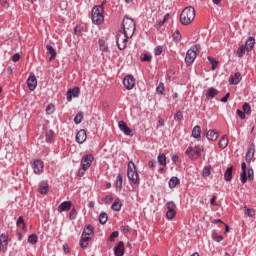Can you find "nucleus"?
<instances>
[{"instance_id": "f257e3e1", "label": "nucleus", "mask_w": 256, "mask_h": 256, "mask_svg": "<svg viewBox=\"0 0 256 256\" xmlns=\"http://www.w3.org/2000/svg\"><path fill=\"white\" fill-rule=\"evenodd\" d=\"M93 235H95V228L93 227V225H86L79 242V245L82 249H87V247H89V241H91V236Z\"/></svg>"}, {"instance_id": "f03ea898", "label": "nucleus", "mask_w": 256, "mask_h": 256, "mask_svg": "<svg viewBox=\"0 0 256 256\" xmlns=\"http://www.w3.org/2000/svg\"><path fill=\"white\" fill-rule=\"evenodd\" d=\"M195 20V8L193 7H186L180 14V23L182 25H191Z\"/></svg>"}, {"instance_id": "7ed1b4c3", "label": "nucleus", "mask_w": 256, "mask_h": 256, "mask_svg": "<svg viewBox=\"0 0 256 256\" xmlns=\"http://www.w3.org/2000/svg\"><path fill=\"white\" fill-rule=\"evenodd\" d=\"M103 13H105V8L103 5L94 6L92 8V23L94 25H101L103 21H105V16H103Z\"/></svg>"}, {"instance_id": "20e7f679", "label": "nucleus", "mask_w": 256, "mask_h": 256, "mask_svg": "<svg viewBox=\"0 0 256 256\" xmlns=\"http://www.w3.org/2000/svg\"><path fill=\"white\" fill-rule=\"evenodd\" d=\"M127 177L132 185H139L141 183L139 173H137V167L133 161L128 162Z\"/></svg>"}, {"instance_id": "39448f33", "label": "nucleus", "mask_w": 256, "mask_h": 256, "mask_svg": "<svg viewBox=\"0 0 256 256\" xmlns=\"http://www.w3.org/2000/svg\"><path fill=\"white\" fill-rule=\"evenodd\" d=\"M122 33L133 37L135 34V21L129 17H125L122 22Z\"/></svg>"}, {"instance_id": "423d86ee", "label": "nucleus", "mask_w": 256, "mask_h": 256, "mask_svg": "<svg viewBox=\"0 0 256 256\" xmlns=\"http://www.w3.org/2000/svg\"><path fill=\"white\" fill-rule=\"evenodd\" d=\"M201 51V45H193L186 53L185 61L187 64L191 65L197 59V54Z\"/></svg>"}, {"instance_id": "0eeeda50", "label": "nucleus", "mask_w": 256, "mask_h": 256, "mask_svg": "<svg viewBox=\"0 0 256 256\" xmlns=\"http://www.w3.org/2000/svg\"><path fill=\"white\" fill-rule=\"evenodd\" d=\"M132 36L123 34V30H120L116 35V45L120 51H123L127 47L129 38Z\"/></svg>"}, {"instance_id": "6e6552de", "label": "nucleus", "mask_w": 256, "mask_h": 256, "mask_svg": "<svg viewBox=\"0 0 256 256\" xmlns=\"http://www.w3.org/2000/svg\"><path fill=\"white\" fill-rule=\"evenodd\" d=\"M94 159L95 157H93L92 154H86L82 157L80 165L83 171H87L89 167H91V164L93 163Z\"/></svg>"}, {"instance_id": "1a4fd4ad", "label": "nucleus", "mask_w": 256, "mask_h": 256, "mask_svg": "<svg viewBox=\"0 0 256 256\" xmlns=\"http://www.w3.org/2000/svg\"><path fill=\"white\" fill-rule=\"evenodd\" d=\"M31 165L35 175H41L45 169V163L39 159L34 160Z\"/></svg>"}, {"instance_id": "9d476101", "label": "nucleus", "mask_w": 256, "mask_h": 256, "mask_svg": "<svg viewBox=\"0 0 256 256\" xmlns=\"http://www.w3.org/2000/svg\"><path fill=\"white\" fill-rule=\"evenodd\" d=\"M166 207L168 209L166 212L167 219H173L175 215H177V211H175V207H177V205L175 202L169 201L167 202Z\"/></svg>"}, {"instance_id": "9b49d317", "label": "nucleus", "mask_w": 256, "mask_h": 256, "mask_svg": "<svg viewBox=\"0 0 256 256\" xmlns=\"http://www.w3.org/2000/svg\"><path fill=\"white\" fill-rule=\"evenodd\" d=\"M135 84H136L135 77H133V75H127L124 77L123 85L125 89H127L128 91H131V89L135 87Z\"/></svg>"}, {"instance_id": "f8f14e48", "label": "nucleus", "mask_w": 256, "mask_h": 256, "mask_svg": "<svg viewBox=\"0 0 256 256\" xmlns=\"http://www.w3.org/2000/svg\"><path fill=\"white\" fill-rule=\"evenodd\" d=\"M27 85L30 91H35V89H37V77H35L34 72L29 73V77L27 79Z\"/></svg>"}, {"instance_id": "ddd939ff", "label": "nucleus", "mask_w": 256, "mask_h": 256, "mask_svg": "<svg viewBox=\"0 0 256 256\" xmlns=\"http://www.w3.org/2000/svg\"><path fill=\"white\" fill-rule=\"evenodd\" d=\"M118 127H119L120 131H122V133H124V135L133 137V130H131V128H129V126H127V123H125V121H123V120L119 121Z\"/></svg>"}, {"instance_id": "4468645a", "label": "nucleus", "mask_w": 256, "mask_h": 256, "mask_svg": "<svg viewBox=\"0 0 256 256\" xmlns=\"http://www.w3.org/2000/svg\"><path fill=\"white\" fill-rule=\"evenodd\" d=\"M79 93H81V89L79 87L69 89L66 93L67 101H72L73 97H79Z\"/></svg>"}, {"instance_id": "2eb2a0df", "label": "nucleus", "mask_w": 256, "mask_h": 256, "mask_svg": "<svg viewBox=\"0 0 256 256\" xmlns=\"http://www.w3.org/2000/svg\"><path fill=\"white\" fill-rule=\"evenodd\" d=\"M85 141H87V131H85V129H81L76 134V143L83 145Z\"/></svg>"}, {"instance_id": "dca6fc26", "label": "nucleus", "mask_w": 256, "mask_h": 256, "mask_svg": "<svg viewBox=\"0 0 256 256\" xmlns=\"http://www.w3.org/2000/svg\"><path fill=\"white\" fill-rule=\"evenodd\" d=\"M9 245V235L1 234L0 235V251H7Z\"/></svg>"}, {"instance_id": "f3484780", "label": "nucleus", "mask_w": 256, "mask_h": 256, "mask_svg": "<svg viewBox=\"0 0 256 256\" xmlns=\"http://www.w3.org/2000/svg\"><path fill=\"white\" fill-rule=\"evenodd\" d=\"M114 255L115 256H123V255H125V243H123V241H120L114 247Z\"/></svg>"}, {"instance_id": "a211bd4d", "label": "nucleus", "mask_w": 256, "mask_h": 256, "mask_svg": "<svg viewBox=\"0 0 256 256\" xmlns=\"http://www.w3.org/2000/svg\"><path fill=\"white\" fill-rule=\"evenodd\" d=\"M217 95H219V90H217L214 87H210L207 89L206 91V99L211 100V99H215V97H217Z\"/></svg>"}, {"instance_id": "6ab92c4d", "label": "nucleus", "mask_w": 256, "mask_h": 256, "mask_svg": "<svg viewBox=\"0 0 256 256\" xmlns=\"http://www.w3.org/2000/svg\"><path fill=\"white\" fill-rule=\"evenodd\" d=\"M38 191L40 195H47V193H49V182L47 181L40 182Z\"/></svg>"}, {"instance_id": "aec40b11", "label": "nucleus", "mask_w": 256, "mask_h": 256, "mask_svg": "<svg viewBox=\"0 0 256 256\" xmlns=\"http://www.w3.org/2000/svg\"><path fill=\"white\" fill-rule=\"evenodd\" d=\"M72 205L73 203L71 201H64L58 206V212L63 213L65 211H70Z\"/></svg>"}, {"instance_id": "412c9836", "label": "nucleus", "mask_w": 256, "mask_h": 256, "mask_svg": "<svg viewBox=\"0 0 256 256\" xmlns=\"http://www.w3.org/2000/svg\"><path fill=\"white\" fill-rule=\"evenodd\" d=\"M254 155H255V144H251L245 156L247 163H251V161H253Z\"/></svg>"}, {"instance_id": "4be33fe9", "label": "nucleus", "mask_w": 256, "mask_h": 256, "mask_svg": "<svg viewBox=\"0 0 256 256\" xmlns=\"http://www.w3.org/2000/svg\"><path fill=\"white\" fill-rule=\"evenodd\" d=\"M246 51H253V47H255V38L250 36L247 38L245 45H244Z\"/></svg>"}, {"instance_id": "5701e85b", "label": "nucleus", "mask_w": 256, "mask_h": 256, "mask_svg": "<svg viewBox=\"0 0 256 256\" xmlns=\"http://www.w3.org/2000/svg\"><path fill=\"white\" fill-rule=\"evenodd\" d=\"M241 79H243V77L241 76V73L236 72L234 74V77L233 76L230 77L229 83L231 85H239V83H241Z\"/></svg>"}, {"instance_id": "b1692460", "label": "nucleus", "mask_w": 256, "mask_h": 256, "mask_svg": "<svg viewBox=\"0 0 256 256\" xmlns=\"http://www.w3.org/2000/svg\"><path fill=\"white\" fill-rule=\"evenodd\" d=\"M206 137L208 141H217V139L219 138V135L217 130H209L206 133Z\"/></svg>"}, {"instance_id": "393cba45", "label": "nucleus", "mask_w": 256, "mask_h": 256, "mask_svg": "<svg viewBox=\"0 0 256 256\" xmlns=\"http://www.w3.org/2000/svg\"><path fill=\"white\" fill-rule=\"evenodd\" d=\"M218 145L220 149H227V146L229 145V138L227 135H223L221 139L218 142Z\"/></svg>"}, {"instance_id": "a878e982", "label": "nucleus", "mask_w": 256, "mask_h": 256, "mask_svg": "<svg viewBox=\"0 0 256 256\" xmlns=\"http://www.w3.org/2000/svg\"><path fill=\"white\" fill-rule=\"evenodd\" d=\"M192 137L194 139H197L198 141L201 139V126L196 125L193 129H192Z\"/></svg>"}, {"instance_id": "bb28decb", "label": "nucleus", "mask_w": 256, "mask_h": 256, "mask_svg": "<svg viewBox=\"0 0 256 256\" xmlns=\"http://www.w3.org/2000/svg\"><path fill=\"white\" fill-rule=\"evenodd\" d=\"M123 207V204L121 203V199L116 198L115 201L112 203L111 209L112 211H121V208Z\"/></svg>"}, {"instance_id": "cd10ccee", "label": "nucleus", "mask_w": 256, "mask_h": 256, "mask_svg": "<svg viewBox=\"0 0 256 256\" xmlns=\"http://www.w3.org/2000/svg\"><path fill=\"white\" fill-rule=\"evenodd\" d=\"M231 179H233V166L228 167L224 173V180L227 181V183H229Z\"/></svg>"}, {"instance_id": "c85d7f7f", "label": "nucleus", "mask_w": 256, "mask_h": 256, "mask_svg": "<svg viewBox=\"0 0 256 256\" xmlns=\"http://www.w3.org/2000/svg\"><path fill=\"white\" fill-rule=\"evenodd\" d=\"M46 49H47V54L50 55L49 60L53 61V59L57 57V51H55V48H53V46L51 45H47Z\"/></svg>"}, {"instance_id": "c756f323", "label": "nucleus", "mask_w": 256, "mask_h": 256, "mask_svg": "<svg viewBox=\"0 0 256 256\" xmlns=\"http://www.w3.org/2000/svg\"><path fill=\"white\" fill-rule=\"evenodd\" d=\"M157 162L159 165H162L163 167H167V156L165 153H160L157 157Z\"/></svg>"}, {"instance_id": "7c9ffc66", "label": "nucleus", "mask_w": 256, "mask_h": 256, "mask_svg": "<svg viewBox=\"0 0 256 256\" xmlns=\"http://www.w3.org/2000/svg\"><path fill=\"white\" fill-rule=\"evenodd\" d=\"M123 189V175L118 174L116 177V191H121Z\"/></svg>"}, {"instance_id": "2f4dec72", "label": "nucleus", "mask_w": 256, "mask_h": 256, "mask_svg": "<svg viewBox=\"0 0 256 256\" xmlns=\"http://www.w3.org/2000/svg\"><path fill=\"white\" fill-rule=\"evenodd\" d=\"M180 183V180L179 178H177L176 176L172 177L170 180H169V188L170 189H175L177 187V185H179Z\"/></svg>"}, {"instance_id": "473e14b6", "label": "nucleus", "mask_w": 256, "mask_h": 256, "mask_svg": "<svg viewBox=\"0 0 256 256\" xmlns=\"http://www.w3.org/2000/svg\"><path fill=\"white\" fill-rule=\"evenodd\" d=\"M53 137H55V132L53 130H48L45 134L46 143H53Z\"/></svg>"}, {"instance_id": "72a5a7b5", "label": "nucleus", "mask_w": 256, "mask_h": 256, "mask_svg": "<svg viewBox=\"0 0 256 256\" xmlns=\"http://www.w3.org/2000/svg\"><path fill=\"white\" fill-rule=\"evenodd\" d=\"M109 219V216L107 215L106 212H101L99 215V223L100 225H105Z\"/></svg>"}, {"instance_id": "f704fd0d", "label": "nucleus", "mask_w": 256, "mask_h": 256, "mask_svg": "<svg viewBox=\"0 0 256 256\" xmlns=\"http://www.w3.org/2000/svg\"><path fill=\"white\" fill-rule=\"evenodd\" d=\"M152 59H153V55H151L150 53H144L140 57V60L146 63H151Z\"/></svg>"}, {"instance_id": "c9c22d12", "label": "nucleus", "mask_w": 256, "mask_h": 256, "mask_svg": "<svg viewBox=\"0 0 256 256\" xmlns=\"http://www.w3.org/2000/svg\"><path fill=\"white\" fill-rule=\"evenodd\" d=\"M37 241H39V237H37V234H31L28 236V243L31 245H36Z\"/></svg>"}, {"instance_id": "e433bc0d", "label": "nucleus", "mask_w": 256, "mask_h": 256, "mask_svg": "<svg viewBox=\"0 0 256 256\" xmlns=\"http://www.w3.org/2000/svg\"><path fill=\"white\" fill-rule=\"evenodd\" d=\"M83 121V112H78L74 117L75 125H79Z\"/></svg>"}, {"instance_id": "4c0bfd02", "label": "nucleus", "mask_w": 256, "mask_h": 256, "mask_svg": "<svg viewBox=\"0 0 256 256\" xmlns=\"http://www.w3.org/2000/svg\"><path fill=\"white\" fill-rule=\"evenodd\" d=\"M243 112L246 115H251V104H249L248 102H245L242 106Z\"/></svg>"}, {"instance_id": "58836bf2", "label": "nucleus", "mask_w": 256, "mask_h": 256, "mask_svg": "<svg viewBox=\"0 0 256 256\" xmlns=\"http://www.w3.org/2000/svg\"><path fill=\"white\" fill-rule=\"evenodd\" d=\"M211 175V165L205 166L202 170V177H209Z\"/></svg>"}, {"instance_id": "ea45409f", "label": "nucleus", "mask_w": 256, "mask_h": 256, "mask_svg": "<svg viewBox=\"0 0 256 256\" xmlns=\"http://www.w3.org/2000/svg\"><path fill=\"white\" fill-rule=\"evenodd\" d=\"M244 213L247 217H255V210L247 208V206L244 207Z\"/></svg>"}, {"instance_id": "a19ab883", "label": "nucleus", "mask_w": 256, "mask_h": 256, "mask_svg": "<svg viewBox=\"0 0 256 256\" xmlns=\"http://www.w3.org/2000/svg\"><path fill=\"white\" fill-rule=\"evenodd\" d=\"M247 179H249V176L247 177V171H241L240 181L243 185H245V183H247Z\"/></svg>"}, {"instance_id": "79ce46f5", "label": "nucleus", "mask_w": 256, "mask_h": 256, "mask_svg": "<svg viewBox=\"0 0 256 256\" xmlns=\"http://www.w3.org/2000/svg\"><path fill=\"white\" fill-rule=\"evenodd\" d=\"M69 219L70 221H75V219H77V209H75V207H73L69 213Z\"/></svg>"}, {"instance_id": "37998d69", "label": "nucleus", "mask_w": 256, "mask_h": 256, "mask_svg": "<svg viewBox=\"0 0 256 256\" xmlns=\"http://www.w3.org/2000/svg\"><path fill=\"white\" fill-rule=\"evenodd\" d=\"M173 41H176V43H179V41H181L182 37H181V32H179V30H176L173 35Z\"/></svg>"}, {"instance_id": "c03bdc74", "label": "nucleus", "mask_w": 256, "mask_h": 256, "mask_svg": "<svg viewBox=\"0 0 256 256\" xmlns=\"http://www.w3.org/2000/svg\"><path fill=\"white\" fill-rule=\"evenodd\" d=\"M165 91V84L163 82H160L159 85L156 87V92L158 95H163V92Z\"/></svg>"}, {"instance_id": "a18cd8bd", "label": "nucleus", "mask_w": 256, "mask_h": 256, "mask_svg": "<svg viewBox=\"0 0 256 256\" xmlns=\"http://www.w3.org/2000/svg\"><path fill=\"white\" fill-rule=\"evenodd\" d=\"M212 239L216 241L217 243H221L223 241V236L218 235L217 232L212 233Z\"/></svg>"}, {"instance_id": "49530a36", "label": "nucleus", "mask_w": 256, "mask_h": 256, "mask_svg": "<svg viewBox=\"0 0 256 256\" xmlns=\"http://www.w3.org/2000/svg\"><path fill=\"white\" fill-rule=\"evenodd\" d=\"M117 237H119V231H114L110 234L108 241H110L111 243H113L115 241V239H117Z\"/></svg>"}, {"instance_id": "de8ad7c7", "label": "nucleus", "mask_w": 256, "mask_h": 256, "mask_svg": "<svg viewBox=\"0 0 256 256\" xmlns=\"http://www.w3.org/2000/svg\"><path fill=\"white\" fill-rule=\"evenodd\" d=\"M245 51H247V48H245V45H242L237 50V55L239 57H243L245 55Z\"/></svg>"}, {"instance_id": "09e8293b", "label": "nucleus", "mask_w": 256, "mask_h": 256, "mask_svg": "<svg viewBox=\"0 0 256 256\" xmlns=\"http://www.w3.org/2000/svg\"><path fill=\"white\" fill-rule=\"evenodd\" d=\"M99 45H100V51H102L103 53H107L109 48L105 46V41L99 40Z\"/></svg>"}, {"instance_id": "8fccbe9b", "label": "nucleus", "mask_w": 256, "mask_h": 256, "mask_svg": "<svg viewBox=\"0 0 256 256\" xmlns=\"http://www.w3.org/2000/svg\"><path fill=\"white\" fill-rule=\"evenodd\" d=\"M174 121H183V112L177 111L174 115Z\"/></svg>"}, {"instance_id": "3c124183", "label": "nucleus", "mask_w": 256, "mask_h": 256, "mask_svg": "<svg viewBox=\"0 0 256 256\" xmlns=\"http://www.w3.org/2000/svg\"><path fill=\"white\" fill-rule=\"evenodd\" d=\"M120 231L124 234L127 235L129 231H131V227L129 225H124L120 227Z\"/></svg>"}, {"instance_id": "603ef678", "label": "nucleus", "mask_w": 256, "mask_h": 256, "mask_svg": "<svg viewBox=\"0 0 256 256\" xmlns=\"http://www.w3.org/2000/svg\"><path fill=\"white\" fill-rule=\"evenodd\" d=\"M207 61H208V63H210V65H219V61H217V59H215L211 56L207 57Z\"/></svg>"}, {"instance_id": "864d4df0", "label": "nucleus", "mask_w": 256, "mask_h": 256, "mask_svg": "<svg viewBox=\"0 0 256 256\" xmlns=\"http://www.w3.org/2000/svg\"><path fill=\"white\" fill-rule=\"evenodd\" d=\"M202 151H203V149H201V147H199V146H195L193 148V152L195 155H197V157H201Z\"/></svg>"}, {"instance_id": "5fc2aeb1", "label": "nucleus", "mask_w": 256, "mask_h": 256, "mask_svg": "<svg viewBox=\"0 0 256 256\" xmlns=\"http://www.w3.org/2000/svg\"><path fill=\"white\" fill-rule=\"evenodd\" d=\"M255 177V171L253 170V168H249L248 169V179L249 181H253Z\"/></svg>"}, {"instance_id": "6e6d98bb", "label": "nucleus", "mask_w": 256, "mask_h": 256, "mask_svg": "<svg viewBox=\"0 0 256 256\" xmlns=\"http://www.w3.org/2000/svg\"><path fill=\"white\" fill-rule=\"evenodd\" d=\"M193 146H190L186 149L185 153L186 155H188L190 157V159H195V157L193 155H191V152H193Z\"/></svg>"}, {"instance_id": "4d7b16f0", "label": "nucleus", "mask_w": 256, "mask_h": 256, "mask_svg": "<svg viewBox=\"0 0 256 256\" xmlns=\"http://www.w3.org/2000/svg\"><path fill=\"white\" fill-rule=\"evenodd\" d=\"M161 53H163V46H157L154 49V55H161Z\"/></svg>"}, {"instance_id": "13d9d810", "label": "nucleus", "mask_w": 256, "mask_h": 256, "mask_svg": "<svg viewBox=\"0 0 256 256\" xmlns=\"http://www.w3.org/2000/svg\"><path fill=\"white\" fill-rule=\"evenodd\" d=\"M236 113H237L238 117H240V119H245V114L246 113L243 110L237 109Z\"/></svg>"}, {"instance_id": "bf43d9fd", "label": "nucleus", "mask_w": 256, "mask_h": 256, "mask_svg": "<svg viewBox=\"0 0 256 256\" xmlns=\"http://www.w3.org/2000/svg\"><path fill=\"white\" fill-rule=\"evenodd\" d=\"M231 96V94L228 92L225 94L224 97L221 98V103H227V101H229V97Z\"/></svg>"}, {"instance_id": "052dcab7", "label": "nucleus", "mask_w": 256, "mask_h": 256, "mask_svg": "<svg viewBox=\"0 0 256 256\" xmlns=\"http://www.w3.org/2000/svg\"><path fill=\"white\" fill-rule=\"evenodd\" d=\"M46 111H47L48 115H51V114L55 113V108H53V106L51 107V105H48L46 107Z\"/></svg>"}, {"instance_id": "680f3d73", "label": "nucleus", "mask_w": 256, "mask_h": 256, "mask_svg": "<svg viewBox=\"0 0 256 256\" xmlns=\"http://www.w3.org/2000/svg\"><path fill=\"white\" fill-rule=\"evenodd\" d=\"M19 59H21V55L19 53H16L12 56V61L14 63H17V61H19Z\"/></svg>"}, {"instance_id": "e2e57ef3", "label": "nucleus", "mask_w": 256, "mask_h": 256, "mask_svg": "<svg viewBox=\"0 0 256 256\" xmlns=\"http://www.w3.org/2000/svg\"><path fill=\"white\" fill-rule=\"evenodd\" d=\"M106 205H110L113 202V196L107 195L105 198Z\"/></svg>"}, {"instance_id": "0e129e2a", "label": "nucleus", "mask_w": 256, "mask_h": 256, "mask_svg": "<svg viewBox=\"0 0 256 256\" xmlns=\"http://www.w3.org/2000/svg\"><path fill=\"white\" fill-rule=\"evenodd\" d=\"M23 224H25V220L23 219V216H19L16 221V225H23Z\"/></svg>"}, {"instance_id": "69168bd1", "label": "nucleus", "mask_w": 256, "mask_h": 256, "mask_svg": "<svg viewBox=\"0 0 256 256\" xmlns=\"http://www.w3.org/2000/svg\"><path fill=\"white\" fill-rule=\"evenodd\" d=\"M157 127H165V121L163 120V118H159L157 122Z\"/></svg>"}, {"instance_id": "338daca9", "label": "nucleus", "mask_w": 256, "mask_h": 256, "mask_svg": "<svg viewBox=\"0 0 256 256\" xmlns=\"http://www.w3.org/2000/svg\"><path fill=\"white\" fill-rule=\"evenodd\" d=\"M171 159H172V161H173L174 163H179V155L173 154V155L171 156Z\"/></svg>"}, {"instance_id": "774afa93", "label": "nucleus", "mask_w": 256, "mask_h": 256, "mask_svg": "<svg viewBox=\"0 0 256 256\" xmlns=\"http://www.w3.org/2000/svg\"><path fill=\"white\" fill-rule=\"evenodd\" d=\"M210 205H217V196H212L210 199Z\"/></svg>"}]
</instances>
